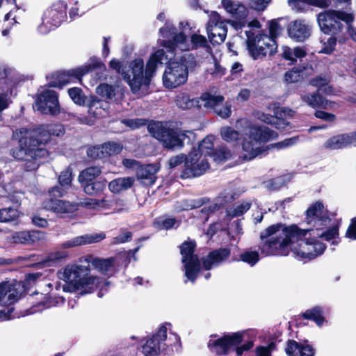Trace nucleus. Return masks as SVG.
<instances>
[{
    "label": "nucleus",
    "mask_w": 356,
    "mask_h": 356,
    "mask_svg": "<svg viewBox=\"0 0 356 356\" xmlns=\"http://www.w3.org/2000/svg\"><path fill=\"white\" fill-rule=\"evenodd\" d=\"M311 229L300 228L295 224H273L260 234L261 241L267 239L259 247L261 252L266 256L286 255L291 250L300 259H314L324 252L325 245L317 241V237L299 234V231Z\"/></svg>",
    "instance_id": "obj_1"
},
{
    "label": "nucleus",
    "mask_w": 356,
    "mask_h": 356,
    "mask_svg": "<svg viewBox=\"0 0 356 356\" xmlns=\"http://www.w3.org/2000/svg\"><path fill=\"white\" fill-rule=\"evenodd\" d=\"M60 133H64L60 125H40L19 140V145L11 149L10 155L16 160L24 161L26 171L35 170L39 167L37 161L49 156L47 145L51 136H58Z\"/></svg>",
    "instance_id": "obj_2"
},
{
    "label": "nucleus",
    "mask_w": 356,
    "mask_h": 356,
    "mask_svg": "<svg viewBox=\"0 0 356 356\" xmlns=\"http://www.w3.org/2000/svg\"><path fill=\"white\" fill-rule=\"evenodd\" d=\"M90 266L78 264L67 265L59 273L60 279L66 282L63 286L64 291H80L81 293H90L98 286L99 279L90 274Z\"/></svg>",
    "instance_id": "obj_3"
},
{
    "label": "nucleus",
    "mask_w": 356,
    "mask_h": 356,
    "mask_svg": "<svg viewBox=\"0 0 356 356\" xmlns=\"http://www.w3.org/2000/svg\"><path fill=\"white\" fill-rule=\"evenodd\" d=\"M278 134L264 125H252L243 138L242 149L245 152L243 159L247 161L252 160L267 150L261 146L270 140L275 139Z\"/></svg>",
    "instance_id": "obj_4"
},
{
    "label": "nucleus",
    "mask_w": 356,
    "mask_h": 356,
    "mask_svg": "<svg viewBox=\"0 0 356 356\" xmlns=\"http://www.w3.org/2000/svg\"><path fill=\"white\" fill-rule=\"evenodd\" d=\"M149 133L159 140L164 149L169 150L180 149L184 146V140L188 138L186 131L166 126L160 121H152L147 125Z\"/></svg>",
    "instance_id": "obj_5"
},
{
    "label": "nucleus",
    "mask_w": 356,
    "mask_h": 356,
    "mask_svg": "<svg viewBox=\"0 0 356 356\" xmlns=\"http://www.w3.org/2000/svg\"><path fill=\"white\" fill-rule=\"evenodd\" d=\"M109 67L117 74L122 75L123 80L129 86L134 93L140 90L143 81L145 85L149 83V78L147 76L144 78V63L141 58L132 60L127 71L124 70L122 63L115 58L110 60Z\"/></svg>",
    "instance_id": "obj_6"
},
{
    "label": "nucleus",
    "mask_w": 356,
    "mask_h": 356,
    "mask_svg": "<svg viewBox=\"0 0 356 356\" xmlns=\"http://www.w3.org/2000/svg\"><path fill=\"white\" fill-rule=\"evenodd\" d=\"M196 65V61H189L182 56L179 60H171L166 63L163 74V83L165 88L174 89L184 85L188 80V68Z\"/></svg>",
    "instance_id": "obj_7"
},
{
    "label": "nucleus",
    "mask_w": 356,
    "mask_h": 356,
    "mask_svg": "<svg viewBox=\"0 0 356 356\" xmlns=\"http://www.w3.org/2000/svg\"><path fill=\"white\" fill-rule=\"evenodd\" d=\"M353 19L352 14L342 10H329L320 13L317 16L320 29L325 34H339L343 29L341 22L350 26Z\"/></svg>",
    "instance_id": "obj_8"
},
{
    "label": "nucleus",
    "mask_w": 356,
    "mask_h": 356,
    "mask_svg": "<svg viewBox=\"0 0 356 356\" xmlns=\"http://www.w3.org/2000/svg\"><path fill=\"white\" fill-rule=\"evenodd\" d=\"M64 194V189L54 186L49 190V197L42 202L43 207L55 213L60 218H72L79 209V203L59 200Z\"/></svg>",
    "instance_id": "obj_9"
},
{
    "label": "nucleus",
    "mask_w": 356,
    "mask_h": 356,
    "mask_svg": "<svg viewBox=\"0 0 356 356\" xmlns=\"http://www.w3.org/2000/svg\"><path fill=\"white\" fill-rule=\"evenodd\" d=\"M221 3L226 11L232 15L234 19H227L225 22L221 21L216 26H213L215 31L218 29H227L226 23L229 24L236 31L242 29L247 24L246 18L249 12L247 7L243 3H235L232 0H222Z\"/></svg>",
    "instance_id": "obj_10"
},
{
    "label": "nucleus",
    "mask_w": 356,
    "mask_h": 356,
    "mask_svg": "<svg viewBox=\"0 0 356 356\" xmlns=\"http://www.w3.org/2000/svg\"><path fill=\"white\" fill-rule=\"evenodd\" d=\"M67 3L65 0H58L54 3L43 13L40 31H43V27H45L44 32H47L60 26L67 19Z\"/></svg>",
    "instance_id": "obj_11"
},
{
    "label": "nucleus",
    "mask_w": 356,
    "mask_h": 356,
    "mask_svg": "<svg viewBox=\"0 0 356 356\" xmlns=\"http://www.w3.org/2000/svg\"><path fill=\"white\" fill-rule=\"evenodd\" d=\"M195 243L194 242H184L180 246L181 262L185 270V276L192 282H194L200 269V264L197 255L194 254Z\"/></svg>",
    "instance_id": "obj_12"
},
{
    "label": "nucleus",
    "mask_w": 356,
    "mask_h": 356,
    "mask_svg": "<svg viewBox=\"0 0 356 356\" xmlns=\"http://www.w3.org/2000/svg\"><path fill=\"white\" fill-rule=\"evenodd\" d=\"M96 69L106 70V65L98 57L93 56L90 58L88 63L83 65L63 70L65 82H67V84L76 82L81 83L84 76Z\"/></svg>",
    "instance_id": "obj_13"
},
{
    "label": "nucleus",
    "mask_w": 356,
    "mask_h": 356,
    "mask_svg": "<svg viewBox=\"0 0 356 356\" xmlns=\"http://www.w3.org/2000/svg\"><path fill=\"white\" fill-rule=\"evenodd\" d=\"M210 165L207 159L200 154L191 151L188 153V159L186 162V168L181 171L180 177L188 179L202 175Z\"/></svg>",
    "instance_id": "obj_14"
},
{
    "label": "nucleus",
    "mask_w": 356,
    "mask_h": 356,
    "mask_svg": "<svg viewBox=\"0 0 356 356\" xmlns=\"http://www.w3.org/2000/svg\"><path fill=\"white\" fill-rule=\"evenodd\" d=\"M35 106L42 114L58 115L60 113L58 92L51 90H43L35 99Z\"/></svg>",
    "instance_id": "obj_15"
},
{
    "label": "nucleus",
    "mask_w": 356,
    "mask_h": 356,
    "mask_svg": "<svg viewBox=\"0 0 356 356\" xmlns=\"http://www.w3.org/2000/svg\"><path fill=\"white\" fill-rule=\"evenodd\" d=\"M307 222H312L313 220L321 222H341V219L337 218V213L328 211L323 201L317 200L309 205L305 212Z\"/></svg>",
    "instance_id": "obj_16"
},
{
    "label": "nucleus",
    "mask_w": 356,
    "mask_h": 356,
    "mask_svg": "<svg viewBox=\"0 0 356 356\" xmlns=\"http://www.w3.org/2000/svg\"><path fill=\"white\" fill-rule=\"evenodd\" d=\"M243 333L235 332L225 335L217 340H210L209 348L218 355H226L232 348L237 346L243 341Z\"/></svg>",
    "instance_id": "obj_17"
},
{
    "label": "nucleus",
    "mask_w": 356,
    "mask_h": 356,
    "mask_svg": "<svg viewBox=\"0 0 356 356\" xmlns=\"http://www.w3.org/2000/svg\"><path fill=\"white\" fill-rule=\"evenodd\" d=\"M167 337V328L161 326L152 338L146 341L142 346V351L145 356H155L165 348L164 341Z\"/></svg>",
    "instance_id": "obj_18"
},
{
    "label": "nucleus",
    "mask_w": 356,
    "mask_h": 356,
    "mask_svg": "<svg viewBox=\"0 0 356 356\" xmlns=\"http://www.w3.org/2000/svg\"><path fill=\"white\" fill-rule=\"evenodd\" d=\"M288 35L297 42H304L311 35L310 26L303 20L291 22L287 26Z\"/></svg>",
    "instance_id": "obj_19"
},
{
    "label": "nucleus",
    "mask_w": 356,
    "mask_h": 356,
    "mask_svg": "<svg viewBox=\"0 0 356 356\" xmlns=\"http://www.w3.org/2000/svg\"><path fill=\"white\" fill-rule=\"evenodd\" d=\"M355 143H356V131L332 136L325 141L324 147L330 149H339Z\"/></svg>",
    "instance_id": "obj_20"
},
{
    "label": "nucleus",
    "mask_w": 356,
    "mask_h": 356,
    "mask_svg": "<svg viewBox=\"0 0 356 356\" xmlns=\"http://www.w3.org/2000/svg\"><path fill=\"white\" fill-rule=\"evenodd\" d=\"M106 238V234L101 233L86 234L82 236L74 237L61 244L63 249L84 245L95 243H99Z\"/></svg>",
    "instance_id": "obj_21"
},
{
    "label": "nucleus",
    "mask_w": 356,
    "mask_h": 356,
    "mask_svg": "<svg viewBox=\"0 0 356 356\" xmlns=\"http://www.w3.org/2000/svg\"><path fill=\"white\" fill-rule=\"evenodd\" d=\"M158 170L154 164H140L136 168V177L142 184L149 186L156 181Z\"/></svg>",
    "instance_id": "obj_22"
},
{
    "label": "nucleus",
    "mask_w": 356,
    "mask_h": 356,
    "mask_svg": "<svg viewBox=\"0 0 356 356\" xmlns=\"http://www.w3.org/2000/svg\"><path fill=\"white\" fill-rule=\"evenodd\" d=\"M251 207V201L243 200L227 207L224 212L220 211V214L222 215L221 218L224 221H231L234 218L243 216Z\"/></svg>",
    "instance_id": "obj_23"
},
{
    "label": "nucleus",
    "mask_w": 356,
    "mask_h": 356,
    "mask_svg": "<svg viewBox=\"0 0 356 356\" xmlns=\"http://www.w3.org/2000/svg\"><path fill=\"white\" fill-rule=\"evenodd\" d=\"M81 262L91 264L92 267L102 274H106L113 270L114 259L112 257L103 259L94 257L91 254H88L80 259Z\"/></svg>",
    "instance_id": "obj_24"
},
{
    "label": "nucleus",
    "mask_w": 356,
    "mask_h": 356,
    "mask_svg": "<svg viewBox=\"0 0 356 356\" xmlns=\"http://www.w3.org/2000/svg\"><path fill=\"white\" fill-rule=\"evenodd\" d=\"M229 255L230 250L228 248H220L213 250L205 258L202 259L203 266L206 270H210L225 261Z\"/></svg>",
    "instance_id": "obj_25"
},
{
    "label": "nucleus",
    "mask_w": 356,
    "mask_h": 356,
    "mask_svg": "<svg viewBox=\"0 0 356 356\" xmlns=\"http://www.w3.org/2000/svg\"><path fill=\"white\" fill-rule=\"evenodd\" d=\"M299 232V234L302 236H313L314 237L321 238L326 241H332V244H337L339 243V227L337 225H334L326 231L312 229L311 231Z\"/></svg>",
    "instance_id": "obj_26"
},
{
    "label": "nucleus",
    "mask_w": 356,
    "mask_h": 356,
    "mask_svg": "<svg viewBox=\"0 0 356 356\" xmlns=\"http://www.w3.org/2000/svg\"><path fill=\"white\" fill-rule=\"evenodd\" d=\"M86 106L88 113L98 118L104 117L108 108V103L95 95H90L89 97Z\"/></svg>",
    "instance_id": "obj_27"
},
{
    "label": "nucleus",
    "mask_w": 356,
    "mask_h": 356,
    "mask_svg": "<svg viewBox=\"0 0 356 356\" xmlns=\"http://www.w3.org/2000/svg\"><path fill=\"white\" fill-rule=\"evenodd\" d=\"M280 19L281 18L274 19L269 22V35L268 36L270 42H265L264 45L268 49V54L270 56L275 55L277 50L278 45L276 39L282 31V27L279 24Z\"/></svg>",
    "instance_id": "obj_28"
},
{
    "label": "nucleus",
    "mask_w": 356,
    "mask_h": 356,
    "mask_svg": "<svg viewBox=\"0 0 356 356\" xmlns=\"http://www.w3.org/2000/svg\"><path fill=\"white\" fill-rule=\"evenodd\" d=\"M289 356H314V350L309 345H302L296 341H289L285 348Z\"/></svg>",
    "instance_id": "obj_29"
},
{
    "label": "nucleus",
    "mask_w": 356,
    "mask_h": 356,
    "mask_svg": "<svg viewBox=\"0 0 356 356\" xmlns=\"http://www.w3.org/2000/svg\"><path fill=\"white\" fill-rule=\"evenodd\" d=\"M106 179L104 177H100L97 179L82 186V187L83 188V191L87 195L102 197L106 190Z\"/></svg>",
    "instance_id": "obj_30"
},
{
    "label": "nucleus",
    "mask_w": 356,
    "mask_h": 356,
    "mask_svg": "<svg viewBox=\"0 0 356 356\" xmlns=\"http://www.w3.org/2000/svg\"><path fill=\"white\" fill-rule=\"evenodd\" d=\"M302 101L313 108H324L327 106V100L320 94L319 89L314 92L307 93L301 97Z\"/></svg>",
    "instance_id": "obj_31"
},
{
    "label": "nucleus",
    "mask_w": 356,
    "mask_h": 356,
    "mask_svg": "<svg viewBox=\"0 0 356 356\" xmlns=\"http://www.w3.org/2000/svg\"><path fill=\"white\" fill-rule=\"evenodd\" d=\"M44 238V233L40 231L19 232L14 234L12 236L14 243L24 244H31Z\"/></svg>",
    "instance_id": "obj_32"
},
{
    "label": "nucleus",
    "mask_w": 356,
    "mask_h": 356,
    "mask_svg": "<svg viewBox=\"0 0 356 356\" xmlns=\"http://www.w3.org/2000/svg\"><path fill=\"white\" fill-rule=\"evenodd\" d=\"M134 183L135 179L133 177H118L108 184V188L111 193L118 194L131 188Z\"/></svg>",
    "instance_id": "obj_33"
},
{
    "label": "nucleus",
    "mask_w": 356,
    "mask_h": 356,
    "mask_svg": "<svg viewBox=\"0 0 356 356\" xmlns=\"http://www.w3.org/2000/svg\"><path fill=\"white\" fill-rule=\"evenodd\" d=\"M307 65H298L284 73V79L287 83L302 82L307 77Z\"/></svg>",
    "instance_id": "obj_34"
},
{
    "label": "nucleus",
    "mask_w": 356,
    "mask_h": 356,
    "mask_svg": "<svg viewBox=\"0 0 356 356\" xmlns=\"http://www.w3.org/2000/svg\"><path fill=\"white\" fill-rule=\"evenodd\" d=\"M17 300V292L8 283L0 284V305L7 306Z\"/></svg>",
    "instance_id": "obj_35"
},
{
    "label": "nucleus",
    "mask_w": 356,
    "mask_h": 356,
    "mask_svg": "<svg viewBox=\"0 0 356 356\" xmlns=\"http://www.w3.org/2000/svg\"><path fill=\"white\" fill-rule=\"evenodd\" d=\"M290 109H286L284 107L275 106L273 109V113L276 114V120L273 127L280 131H287L291 129V127L290 122L286 120V116L290 112Z\"/></svg>",
    "instance_id": "obj_36"
},
{
    "label": "nucleus",
    "mask_w": 356,
    "mask_h": 356,
    "mask_svg": "<svg viewBox=\"0 0 356 356\" xmlns=\"http://www.w3.org/2000/svg\"><path fill=\"white\" fill-rule=\"evenodd\" d=\"M224 203H213L197 211L196 217L197 220L202 221V222H207L211 217L216 213H220V211L224 209Z\"/></svg>",
    "instance_id": "obj_37"
},
{
    "label": "nucleus",
    "mask_w": 356,
    "mask_h": 356,
    "mask_svg": "<svg viewBox=\"0 0 356 356\" xmlns=\"http://www.w3.org/2000/svg\"><path fill=\"white\" fill-rule=\"evenodd\" d=\"M199 99L204 102V108H210L213 112L225 102L224 96L221 95H215L209 92H203Z\"/></svg>",
    "instance_id": "obj_38"
},
{
    "label": "nucleus",
    "mask_w": 356,
    "mask_h": 356,
    "mask_svg": "<svg viewBox=\"0 0 356 356\" xmlns=\"http://www.w3.org/2000/svg\"><path fill=\"white\" fill-rule=\"evenodd\" d=\"M168 59L165 52L163 49H158L154 52L148 59L146 64V74L152 76L156 70L158 64H162L163 59Z\"/></svg>",
    "instance_id": "obj_39"
},
{
    "label": "nucleus",
    "mask_w": 356,
    "mask_h": 356,
    "mask_svg": "<svg viewBox=\"0 0 356 356\" xmlns=\"http://www.w3.org/2000/svg\"><path fill=\"white\" fill-rule=\"evenodd\" d=\"M102 170L98 166H89L83 170L79 175V181L82 186L100 177Z\"/></svg>",
    "instance_id": "obj_40"
},
{
    "label": "nucleus",
    "mask_w": 356,
    "mask_h": 356,
    "mask_svg": "<svg viewBox=\"0 0 356 356\" xmlns=\"http://www.w3.org/2000/svg\"><path fill=\"white\" fill-rule=\"evenodd\" d=\"M175 103L177 107L183 110L200 108L199 98H191L188 94L184 92L176 97Z\"/></svg>",
    "instance_id": "obj_41"
},
{
    "label": "nucleus",
    "mask_w": 356,
    "mask_h": 356,
    "mask_svg": "<svg viewBox=\"0 0 356 356\" xmlns=\"http://www.w3.org/2000/svg\"><path fill=\"white\" fill-rule=\"evenodd\" d=\"M214 138L211 135L206 136L197 145V147H193L191 149L195 153L200 154L202 156H209L213 152L214 148Z\"/></svg>",
    "instance_id": "obj_42"
},
{
    "label": "nucleus",
    "mask_w": 356,
    "mask_h": 356,
    "mask_svg": "<svg viewBox=\"0 0 356 356\" xmlns=\"http://www.w3.org/2000/svg\"><path fill=\"white\" fill-rule=\"evenodd\" d=\"M67 94L72 101L79 106H86L89 98L83 90L79 87H72L67 90Z\"/></svg>",
    "instance_id": "obj_43"
},
{
    "label": "nucleus",
    "mask_w": 356,
    "mask_h": 356,
    "mask_svg": "<svg viewBox=\"0 0 356 356\" xmlns=\"http://www.w3.org/2000/svg\"><path fill=\"white\" fill-rule=\"evenodd\" d=\"M47 80L48 81L47 86L49 88H62L67 85L63 70H59L47 76Z\"/></svg>",
    "instance_id": "obj_44"
},
{
    "label": "nucleus",
    "mask_w": 356,
    "mask_h": 356,
    "mask_svg": "<svg viewBox=\"0 0 356 356\" xmlns=\"http://www.w3.org/2000/svg\"><path fill=\"white\" fill-rule=\"evenodd\" d=\"M207 31L209 41L213 45L216 44H220L225 40L227 29H218V30L215 31L213 27L209 28V26H207Z\"/></svg>",
    "instance_id": "obj_45"
},
{
    "label": "nucleus",
    "mask_w": 356,
    "mask_h": 356,
    "mask_svg": "<svg viewBox=\"0 0 356 356\" xmlns=\"http://www.w3.org/2000/svg\"><path fill=\"white\" fill-rule=\"evenodd\" d=\"M102 149L104 150L105 158L121 153L123 146L120 143L108 141L102 144Z\"/></svg>",
    "instance_id": "obj_46"
},
{
    "label": "nucleus",
    "mask_w": 356,
    "mask_h": 356,
    "mask_svg": "<svg viewBox=\"0 0 356 356\" xmlns=\"http://www.w3.org/2000/svg\"><path fill=\"white\" fill-rule=\"evenodd\" d=\"M19 212L11 207L0 209V222L15 221L19 217Z\"/></svg>",
    "instance_id": "obj_47"
},
{
    "label": "nucleus",
    "mask_w": 356,
    "mask_h": 356,
    "mask_svg": "<svg viewBox=\"0 0 356 356\" xmlns=\"http://www.w3.org/2000/svg\"><path fill=\"white\" fill-rule=\"evenodd\" d=\"M220 135L222 140L227 143H232L238 142L240 134L231 127H225L221 129Z\"/></svg>",
    "instance_id": "obj_48"
},
{
    "label": "nucleus",
    "mask_w": 356,
    "mask_h": 356,
    "mask_svg": "<svg viewBox=\"0 0 356 356\" xmlns=\"http://www.w3.org/2000/svg\"><path fill=\"white\" fill-rule=\"evenodd\" d=\"M330 37L326 41L321 40L322 48L319 53L330 55L335 50L338 34H330Z\"/></svg>",
    "instance_id": "obj_49"
},
{
    "label": "nucleus",
    "mask_w": 356,
    "mask_h": 356,
    "mask_svg": "<svg viewBox=\"0 0 356 356\" xmlns=\"http://www.w3.org/2000/svg\"><path fill=\"white\" fill-rule=\"evenodd\" d=\"M302 316L306 319L314 321L319 326H321L324 321L321 310L317 307L307 310L302 314Z\"/></svg>",
    "instance_id": "obj_50"
},
{
    "label": "nucleus",
    "mask_w": 356,
    "mask_h": 356,
    "mask_svg": "<svg viewBox=\"0 0 356 356\" xmlns=\"http://www.w3.org/2000/svg\"><path fill=\"white\" fill-rule=\"evenodd\" d=\"M231 152L226 148L214 149L213 152L209 156L213 159V161L218 163H222L231 158Z\"/></svg>",
    "instance_id": "obj_51"
},
{
    "label": "nucleus",
    "mask_w": 356,
    "mask_h": 356,
    "mask_svg": "<svg viewBox=\"0 0 356 356\" xmlns=\"http://www.w3.org/2000/svg\"><path fill=\"white\" fill-rule=\"evenodd\" d=\"M97 93L107 99H112L115 96V88L108 83H101L96 88Z\"/></svg>",
    "instance_id": "obj_52"
},
{
    "label": "nucleus",
    "mask_w": 356,
    "mask_h": 356,
    "mask_svg": "<svg viewBox=\"0 0 356 356\" xmlns=\"http://www.w3.org/2000/svg\"><path fill=\"white\" fill-rule=\"evenodd\" d=\"M73 179L72 171L70 168L61 172L58 177V183L63 188H69Z\"/></svg>",
    "instance_id": "obj_53"
},
{
    "label": "nucleus",
    "mask_w": 356,
    "mask_h": 356,
    "mask_svg": "<svg viewBox=\"0 0 356 356\" xmlns=\"http://www.w3.org/2000/svg\"><path fill=\"white\" fill-rule=\"evenodd\" d=\"M86 154L92 160L105 159L102 145L90 146L87 148Z\"/></svg>",
    "instance_id": "obj_54"
},
{
    "label": "nucleus",
    "mask_w": 356,
    "mask_h": 356,
    "mask_svg": "<svg viewBox=\"0 0 356 356\" xmlns=\"http://www.w3.org/2000/svg\"><path fill=\"white\" fill-rule=\"evenodd\" d=\"M188 154L186 155L184 153L171 156L168 161L169 168H175L182 163H184V168H186V162L188 161Z\"/></svg>",
    "instance_id": "obj_55"
},
{
    "label": "nucleus",
    "mask_w": 356,
    "mask_h": 356,
    "mask_svg": "<svg viewBox=\"0 0 356 356\" xmlns=\"http://www.w3.org/2000/svg\"><path fill=\"white\" fill-rule=\"evenodd\" d=\"M213 113L222 119H227L232 115V105L229 102H223Z\"/></svg>",
    "instance_id": "obj_56"
},
{
    "label": "nucleus",
    "mask_w": 356,
    "mask_h": 356,
    "mask_svg": "<svg viewBox=\"0 0 356 356\" xmlns=\"http://www.w3.org/2000/svg\"><path fill=\"white\" fill-rule=\"evenodd\" d=\"M68 257V252L65 250H56L48 254L47 261L53 263L60 262Z\"/></svg>",
    "instance_id": "obj_57"
},
{
    "label": "nucleus",
    "mask_w": 356,
    "mask_h": 356,
    "mask_svg": "<svg viewBox=\"0 0 356 356\" xmlns=\"http://www.w3.org/2000/svg\"><path fill=\"white\" fill-rule=\"evenodd\" d=\"M272 0H250L248 6L250 9L258 12L264 11L267 8Z\"/></svg>",
    "instance_id": "obj_58"
},
{
    "label": "nucleus",
    "mask_w": 356,
    "mask_h": 356,
    "mask_svg": "<svg viewBox=\"0 0 356 356\" xmlns=\"http://www.w3.org/2000/svg\"><path fill=\"white\" fill-rule=\"evenodd\" d=\"M193 49L209 47L207 38L202 35L194 33L191 38Z\"/></svg>",
    "instance_id": "obj_59"
},
{
    "label": "nucleus",
    "mask_w": 356,
    "mask_h": 356,
    "mask_svg": "<svg viewBox=\"0 0 356 356\" xmlns=\"http://www.w3.org/2000/svg\"><path fill=\"white\" fill-rule=\"evenodd\" d=\"M253 60L263 59L267 54L266 48L258 45L248 50Z\"/></svg>",
    "instance_id": "obj_60"
},
{
    "label": "nucleus",
    "mask_w": 356,
    "mask_h": 356,
    "mask_svg": "<svg viewBox=\"0 0 356 356\" xmlns=\"http://www.w3.org/2000/svg\"><path fill=\"white\" fill-rule=\"evenodd\" d=\"M241 259L243 261L253 266L259 261V254L256 251L245 252L241 254Z\"/></svg>",
    "instance_id": "obj_61"
},
{
    "label": "nucleus",
    "mask_w": 356,
    "mask_h": 356,
    "mask_svg": "<svg viewBox=\"0 0 356 356\" xmlns=\"http://www.w3.org/2000/svg\"><path fill=\"white\" fill-rule=\"evenodd\" d=\"M299 140V136H293L291 138H285L284 140L274 143L273 147L278 149H284L295 145Z\"/></svg>",
    "instance_id": "obj_62"
},
{
    "label": "nucleus",
    "mask_w": 356,
    "mask_h": 356,
    "mask_svg": "<svg viewBox=\"0 0 356 356\" xmlns=\"http://www.w3.org/2000/svg\"><path fill=\"white\" fill-rule=\"evenodd\" d=\"M122 122L133 129H138L146 124V120L143 118L123 119Z\"/></svg>",
    "instance_id": "obj_63"
},
{
    "label": "nucleus",
    "mask_w": 356,
    "mask_h": 356,
    "mask_svg": "<svg viewBox=\"0 0 356 356\" xmlns=\"http://www.w3.org/2000/svg\"><path fill=\"white\" fill-rule=\"evenodd\" d=\"M314 116L316 118L321 119L329 122H334L336 120V115L334 114L321 110H316L314 113Z\"/></svg>",
    "instance_id": "obj_64"
}]
</instances>
